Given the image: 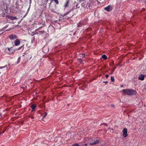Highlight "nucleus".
I'll use <instances>...</instances> for the list:
<instances>
[{
	"instance_id": "bb28decb",
	"label": "nucleus",
	"mask_w": 146,
	"mask_h": 146,
	"mask_svg": "<svg viewBox=\"0 0 146 146\" xmlns=\"http://www.w3.org/2000/svg\"><path fill=\"white\" fill-rule=\"evenodd\" d=\"M106 76V78H108V76H109V75H107H107H106V76Z\"/></svg>"
},
{
	"instance_id": "e433bc0d",
	"label": "nucleus",
	"mask_w": 146,
	"mask_h": 146,
	"mask_svg": "<svg viewBox=\"0 0 146 146\" xmlns=\"http://www.w3.org/2000/svg\"><path fill=\"white\" fill-rule=\"evenodd\" d=\"M112 106H113V105H112Z\"/></svg>"
},
{
	"instance_id": "c756f323",
	"label": "nucleus",
	"mask_w": 146,
	"mask_h": 146,
	"mask_svg": "<svg viewBox=\"0 0 146 146\" xmlns=\"http://www.w3.org/2000/svg\"><path fill=\"white\" fill-rule=\"evenodd\" d=\"M82 56H83V57H84L85 56V54H82Z\"/></svg>"
},
{
	"instance_id": "4468645a",
	"label": "nucleus",
	"mask_w": 146,
	"mask_h": 146,
	"mask_svg": "<svg viewBox=\"0 0 146 146\" xmlns=\"http://www.w3.org/2000/svg\"><path fill=\"white\" fill-rule=\"evenodd\" d=\"M102 58L105 60H106L107 59V58L105 54H103L102 56Z\"/></svg>"
},
{
	"instance_id": "0eeeda50",
	"label": "nucleus",
	"mask_w": 146,
	"mask_h": 146,
	"mask_svg": "<svg viewBox=\"0 0 146 146\" xmlns=\"http://www.w3.org/2000/svg\"><path fill=\"white\" fill-rule=\"evenodd\" d=\"M21 42L20 40L17 39L14 42V45L15 46H19Z\"/></svg>"
},
{
	"instance_id": "4be33fe9",
	"label": "nucleus",
	"mask_w": 146,
	"mask_h": 146,
	"mask_svg": "<svg viewBox=\"0 0 146 146\" xmlns=\"http://www.w3.org/2000/svg\"><path fill=\"white\" fill-rule=\"evenodd\" d=\"M56 4L58 3V0H54Z\"/></svg>"
},
{
	"instance_id": "412c9836",
	"label": "nucleus",
	"mask_w": 146,
	"mask_h": 146,
	"mask_svg": "<svg viewBox=\"0 0 146 146\" xmlns=\"http://www.w3.org/2000/svg\"><path fill=\"white\" fill-rule=\"evenodd\" d=\"M6 128L4 130H3V131L1 133V134H2V133H4L5 132V131H6Z\"/></svg>"
},
{
	"instance_id": "2f4dec72",
	"label": "nucleus",
	"mask_w": 146,
	"mask_h": 146,
	"mask_svg": "<svg viewBox=\"0 0 146 146\" xmlns=\"http://www.w3.org/2000/svg\"><path fill=\"white\" fill-rule=\"evenodd\" d=\"M35 110H33V109H32V111H32H32H34Z\"/></svg>"
},
{
	"instance_id": "423d86ee",
	"label": "nucleus",
	"mask_w": 146,
	"mask_h": 146,
	"mask_svg": "<svg viewBox=\"0 0 146 146\" xmlns=\"http://www.w3.org/2000/svg\"><path fill=\"white\" fill-rule=\"evenodd\" d=\"M104 9L108 11H111L112 9V6L109 5L104 8Z\"/></svg>"
},
{
	"instance_id": "f8f14e48",
	"label": "nucleus",
	"mask_w": 146,
	"mask_h": 146,
	"mask_svg": "<svg viewBox=\"0 0 146 146\" xmlns=\"http://www.w3.org/2000/svg\"><path fill=\"white\" fill-rule=\"evenodd\" d=\"M36 107V106L35 104H33L31 105V107L33 110H35V109Z\"/></svg>"
},
{
	"instance_id": "ddd939ff",
	"label": "nucleus",
	"mask_w": 146,
	"mask_h": 146,
	"mask_svg": "<svg viewBox=\"0 0 146 146\" xmlns=\"http://www.w3.org/2000/svg\"><path fill=\"white\" fill-rule=\"evenodd\" d=\"M86 7H87V8H88V7L89 9H91L92 8V7L90 5V4L89 3H87Z\"/></svg>"
},
{
	"instance_id": "f704fd0d",
	"label": "nucleus",
	"mask_w": 146,
	"mask_h": 146,
	"mask_svg": "<svg viewBox=\"0 0 146 146\" xmlns=\"http://www.w3.org/2000/svg\"><path fill=\"white\" fill-rule=\"evenodd\" d=\"M46 114H47V113H46V114H45V116H44V117H45V116L46 115Z\"/></svg>"
},
{
	"instance_id": "20e7f679",
	"label": "nucleus",
	"mask_w": 146,
	"mask_h": 146,
	"mask_svg": "<svg viewBox=\"0 0 146 146\" xmlns=\"http://www.w3.org/2000/svg\"><path fill=\"white\" fill-rule=\"evenodd\" d=\"M51 2L49 4V9L51 10V11L54 13H56V12L55 10V9L56 8V6L55 5L53 4V6H52L51 5Z\"/></svg>"
},
{
	"instance_id": "c9c22d12",
	"label": "nucleus",
	"mask_w": 146,
	"mask_h": 146,
	"mask_svg": "<svg viewBox=\"0 0 146 146\" xmlns=\"http://www.w3.org/2000/svg\"><path fill=\"white\" fill-rule=\"evenodd\" d=\"M35 39V37H34L33 38V39H34V40Z\"/></svg>"
},
{
	"instance_id": "2eb2a0df",
	"label": "nucleus",
	"mask_w": 146,
	"mask_h": 146,
	"mask_svg": "<svg viewBox=\"0 0 146 146\" xmlns=\"http://www.w3.org/2000/svg\"><path fill=\"white\" fill-rule=\"evenodd\" d=\"M21 57H19V58H18V59L17 60V64H18L19 63V62H20V60H21Z\"/></svg>"
},
{
	"instance_id": "58836bf2",
	"label": "nucleus",
	"mask_w": 146,
	"mask_h": 146,
	"mask_svg": "<svg viewBox=\"0 0 146 146\" xmlns=\"http://www.w3.org/2000/svg\"><path fill=\"white\" fill-rule=\"evenodd\" d=\"M83 146V145H82V146Z\"/></svg>"
},
{
	"instance_id": "473e14b6",
	"label": "nucleus",
	"mask_w": 146,
	"mask_h": 146,
	"mask_svg": "<svg viewBox=\"0 0 146 146\" xmlns=\"http://www.w3.org/2000/svg\"><path fill=\"white\" fill-rule=\"evenodd\" d=\"M76 7H78V5H76Z\"/></svg>"
},
{
	"instance_id": "39448f33",
	"label": "nucleus",
	"mask_w": 146,
	"mask_h": 146,
	"mask_svg": "<svg viewBox=\"0 0 146 146\" xmlns=\"http://www.w3.org/2000/svg\"><path fill=\"white\" fill-rule=\"evenodd\" d=\"M123 135L124 137H126L127 136V130L126 128H124L123 130Z\"/></svg>"
},
{
	"instance_id": "dca6fc26",
	"label": "nucleus",
	"mask_w": 146,
	"mask_h": 146,
	"mask_svg": "<svg viewBox=\"0 0 146 146\" xmlns=\"http://www.w3.org/2000/svg\"><path fill=\"white\" fill-rule=\"evenodd\" d=\"M111 82H113L114 80V78L113 76H111Z\"/></svg>"
},
{
	"instance_id": "aec40b11",
	"label": "nucleus",
	"mask_w": 146,
	"mask_h": 146,
	"mask_svg": "<svg viewBox=\"0 0 146 146\" xmlns=\"http://www.w3.org/2000/svg\"><path fill=\"white\" fill-rule=\"evenodd\" d=\"M72 146H79V145L77 143H75L73 144Z\"/></svg>"
},
{
	"instance_id": "f257e3e1",
	"label": "nucleus",
	"mask_w": 146,
	"mask_h": 146,
	"mask_svg": "<svg viewBox=\"0 0 146 146\" xmlns=\"http://www.w3.org/2000/svg\"><path fill=\"white\" fill-rule=\"evenodd\" d=\"M122 91L124 94L127 95H135L137 93L136 90L132 89H123Z\"/></svg>"
},
{
	"instance_id": "a878e982",
	"label": "nucleus",
	"mask_w": 146,
	"mask_h": 146,
	"mask_svg": "<svg viewBox=\"0 0 146 146\" xmlns=\"http://www.w3.org/2000/svg\"><path fill=\"white\" fill-rule=\"evenodd\" d=\"M103 82L105 83L106 84H107V83H108V81H103Z\"/></svg>"
},
{
	"instance_id": "b1692460",
	"label": "nucleus",
	"mask_w": 146,
	"mask_h": 146,
	"mask_svg": "<svg viewBox=\"0 0 146 146\" xmlns=\"http://www.w3.org/2000/svg\"><path fill=\"white\" fill-rule=\"evenodd\" d=\"M46 48V47L45 46H44L43 48V50L44 51V49H45Z\"/></svg>"
},
{
	"instance_id": "6ab92c4d",
	"label": "nucleus",
	"mask_w": 146,
	"mask_h": 146,
	"mask_svg": "<svg viewBox=\"0 0 146 146\" xmlns=\"http://www.w3.org/2000/svg\"><path fill=\"white\" fill-rule=\"evenodd\" d=\"M7 66V65L5 66H0V69H2L5 68Z\"/></svg>"
},
{
	"instance_id": "1a4fd4ad",
	"label": "nucleus",
	"mask_w": 146,
	"mask_h": 146,
	"mask_svg": "<svg viewBox=\"0 0 146 146\" xmlns=\"http://www.w3.org/2000/svg\"><path fill=\"white\" fill-rule=\"evenodd\" d=\"M145 79V76L143 74L140 75L138 77V79L139 80H143Z\"/></svg>"
},
{
	"instance_id": "f3484780",
	"label": "nucleus",
	"mask_w": 146,
	"mask_h": 146,
	"mask_svg": "<svg viewBox=\"0 0 146 146\" xmlns=\"http://www.w3.org/2000/svg\"><path fill=\"white\" fill-rule=\"evenodd\" d=\"M24 46V45L22 46H21L19 47L18 48L16 49L17 50H19L21 49Z\"/></svg>"
},
{
	"instance_id": "5701e85b",
	"label": "nucleus",
	"mask_w": 146,
	"mask_h": 146,
	"mask_svg": "<svg viewBox=\"0 0 146 146\" xmlns=\"http://www.w3.org/2000/svg\"><path fill=\"white\" fill-rule=\"evenodd\" d=\"M39 32L40 33H44V31H40Z\"/></svg>"
},
{
	"instance_id": "4c0bfd02",
	"label": "nucleus",
	"mask_w": 146,
	"mask_h": 146,
	"mask_svg": "<svg viewBox=\"0 0 146 146\" xmlns=\"http://www.w3.org/2000/svg\"><path fill=\"white\" fill-rule=\"evenodd\" d=\"M116 68V67H115L114 68V69H115V68Z\"/></svg>"
},
{
	"instance_id": "72a5a7b5",
	"label": "nucleus",
	"mask_w": 146,
	"mask_h": 146,
	"mask_svg": "<svg viewBox=\"0 0 146 146\" xmlns=\"http://www.w3.org/2000/svg\"><path fill=\"white\" fill-rule=\"evenodd\" d=\"M144 2H145V3L146 4V1H145Z\"/></svg>"
},
{
	"instance_id": "cd10ccee",
	"label": "nucleus",
	"mask_w": 146,
	"mask_h": 146,
	"mask_svg": "<svg viewBox=\"0 0 146 146\" xmlns=\"http://www.w3.org/2000/svg\"><path fill=\"white\" fill-rule=\"evenodd\" d=\"M30 117H31V118L32 119H33L34 118V117L33 116H30Z\"/></svg>"
},
{
	"instance_id": "393cba45",
	"label": "nucleus",
	"mask_w": 146,
	"mask_h": 146,
	"mask_svg": "<svg viewBox=\"0 0 146 146\" xmlns=\"http://www.w3.org/2000/svg\"><path fill=\"white\" fill-rule=\"evenodd\" d=\"M11 48H8V49L9 50V51H11Z\"/></svg>"
},
{
	"instance_id": "7c9ffc66",
	"label": "nucleus",
	"mask_w": 146,
	"mask_h": 146,
	"mask_svg": "<svg viewBox=\"0 0 146 146\" xmlns=\"http://www.w3.org/2000/svg\"><path fill=\"white\" fill-rule=\"evenodd\" d=\"M120 86L121 87H123V85H121Z\"/></svg>"
},
{
	"instance_id": "a211bd4d",
	"label": "nucleus",
	"mask_w": 146,
	"mask_h": 146,
	"mask_svg": "<svg viewBox=\"0 0 146 146\" xmlns=\"http://www.w3.org/2000/svg\"><path fill=\"white\" fill-rule=\"evenodd\" d=\"M78 61L81 63H82L83 60L81 59H78Z\"/></svg>"
},
{
	"instance_id": "ea45409f",
	"label": "nucleus",
	"mask_w": 146,
	"mask_h": 146,
	"mask_svg": "<svg viewBox=\"0 0 146 146\" xmlns=\"http://www.w3.org/2000/svg\"><path fill=\"white\" fill-rule=\"evenodd\" d=\"M48 0H47V2L48 1Z\"/></svg>"
},
{
	"instance_id": "9b49d317",
	"label": "nucleus",
	"mask_w": 146,
	"mask_h": 146,
	"mask_svg": "<svg viewBox=\"0 0 146 146\" xmlns=\"http://www.w3.org/2000/svg\"><path fill=\"white\" fill-rule=\"evenodd\" d=\"M69 2V1L68 0H67L66 2L64 5V7H68V3Z\"/></svg>"
},
{
	"instance_id": "f03ea898",
	"label": "nucleus",
	"mask_w": 146,
	"mask_h": 146,
	"mask_svg": "<svg viewBox=\"0 0 146 146\" xmlns=\"http://www.w3.org/2000/svg\"><path fill=\"white\" fill-rule=\"evenodd\" d=\"M44 21H43L42 19H41V22H40L38 24H35L34 25V27H36L37 29H36L35 31H36L38 29L42 28V27L45 26V25L44 24Z\"/></svg>"
},
{
	"instance_id": "6e6552de",
	"label": "nucleus",
	"mask_w": 146,
	"mask_h": 146,
	"mask_svg": "<svg viewBox=\"0 0 146 146\" xmlns=\"http://www.w3.org/2000/svg\"><path fill=\"white\" fill-rule=\"evenodd\" d=\"M99 140H97L95 141H94L93 142H91L90 141V144L91 145H96L98 143H99Z\"/></svg>"
},
{
	"instance_id": "c85d7f7f",
	"label": "nucleus",
	"mask_w": 146,
	"mask_h": 146,
	"mask_svg": "<svg viewBox=\"0 0 146 146\" xmlns=\"http://www.w3.org/2000/svg\"><path fill=\"white\" fill-rule=\"evenodd\" d=\"M83 145H85V146H87V144H86V143H85Z\"/></svg>"
},
{
	"instance_id": "7ed1b4c3",
	"label": "nucleus",
	"mask_w": 146,
	"mask_h": 146,
	"mask_svg": "<svg viewBox=\"0 0 146 146\" xmlns=\"http://www.w3.org/2000/svg\"><path fill=\"white\" fill-rule=\"evenodd\" d=\"M8 37L11 41L14 40L15 39H16L18 38V36L16 35L13 34L9 35Z\"/></svg>"
},
{
	"instance_id": "9d476101",
	"label": "nucleus",
	"mask_w": 146,
	"mask_h": 146,
	"mask_svg": "<svg viewBox=\"0 0 146 146\" xmlns=\"http://www.w3.org/2000/svg\"><path fill=\"white\" fill-rule=\"evenodd\" d=\"M8 18L11 20H13L16 19V17L9 15L8 16Z\"/></svg>"
}]
</instances>
